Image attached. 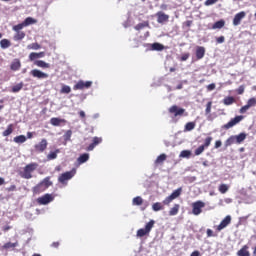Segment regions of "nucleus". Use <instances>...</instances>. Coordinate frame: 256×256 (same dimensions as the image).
Here are the masks:
<instances>
[{
  "instance_id": "obj_1",
  "label": "nucleus",
  "mask_w": 256,
  "mask_h": 256,
  "mask_svg": "<svg viewBox=\"0 0 256 256\" xmlns=\"http://www.w3.org/2000/svg\"><path fill=\"white\" fill-rule=\"evenodd\" d=\"M53 185V182L51 181V177L44 178L40 183H38L36 186L33 187L32 191L34 195H39L40 193H43V191H47L49 187Z\"/></svg>"
},
{
  "instance_id": "obj_2",
  "label": "nucleus",
  "mask_w": 256,
  "mask_h": 256,
  "mask_svg": "<svg viewBox=\"0 0 256 256\" xmlns=\"http://www.w3.org/2000/svg\"><path fill=\"white\" fill-rule=\"evenodd\" d=\"M37 167H39V164L32 162L30 164H27L23 171L20 172V177L22 179H32L33 178V171H36Z\"/></svg>"
},
{
  "instance_id": "obj_3",
  "label": "nucleus",
  "mask_w": 256,
  "mask_h": 256,
  "mask_svg": "<svg viewBox=\"0 0 256 256\" xmlns=\"http://www.w3.org/2000/svg\"><path fill=\"white\" fill-rule=\"evenodd\" d=\"M168 112L171 115H174V117H187V115H189V113H187V111L184 108H181L177 105H173L168 109Z\"/></svg>"
},
{
  "instance_id": "obj_4",
  "label": "nucleus",
  "mask_w": 256,
  "mask_h": 256,
  "mask_svg": "<svg viewBox=\"0 0 256 256\" xmlns=\"http://www.w3.org/2000/svg\"><path fill=\"white\" fill-rule=\"evenodd\" d=\"M155 227V220H150L146 225L145 228H140L137 231V237H145V235H149L151 233V229Z\"/></svg>"
},
{
  "instance_id": "obj_5",
  "label": "nucleus",
  "mask_w": 256,
  "mask_h": 256,
  "mask_svg": "<svg viewBox=\"0 0 256 256\" xmlns=\"http://www.w3.org/2000/svg\"><path fill=\"white\" fill-rule=\"evenodd\" d=\"M203 208H205V202L198 200L192 203V213L193 215H201L203 213Z\"/></svg>"
},
{
  "instance_id": "obj_6",
  "label": "nucleus",
  "mask_w": 256,
  "mask_h": 256,
  "mask_svg": "<svg viewBox=\"0 0 256 256\" xmlns=\"http://www.w3.org/2000/svg\"><path fill=\"white\" fill-rule=\"evenodd\" d=\"M38 205H49L52 201H55V196L53 194H44L43 196L37 198Z\"/></svg>"
},
{
  "instance_id": "obj_7",
  "label": "nucleus",
  "mask_w": 256,
  "mask_h": 256,
  "mask_svg": "<svg viewBox=\"0 0 256 256\" xmlns=\"http://www.w3.org/2000/svg\"><path fill=\"white\" fill-rule=\"evenodd\" d=\"M243 119H245V117L242 115L236 116L232 118L228 123L224 124L222 126V129H231L232 127H235V125H237L238 123H241Z\"/></svg>"
},
{
  "instance_id": "obj_8",
  "label": "nucleus",
  "mask_w": 256,
  "mask_h": 256,
  "mask_svg": "<svg viewBox=\"0 0 256 256\" xmlns=\"http://www.w3.org/2000/svg\"><path fill=\"white\" fill-rule=\"evenodd\" d=\"M91 85H93L92 81L85 82L83 80H80L73 86V89L74 91H83V89H89Z\"/></svg>"
},
{
  "instance_id": "obj_9",
  "label": "nucleus",
  "mask_w": 256,
  "mask_h": 256,
  "mask_svg": "<svg viewBox=\"0 0 256 256\" xmlns=\"http://www.w3.org/2000/svg\"><path fill=\"white\" fill-rule=\"evenodd\" d=\"M182 191H183L182 188H178L175 191H173L170 196L166 197L163 200V205H169L170 203H172L174 199H177V197H179L181 195Z\"/></svg>"
},
{
  "instance_id": "obj_10",
  "label": "nucleus",
  "mask_w": 256,
  "mask_h": 256,
  "mask_svg": "<svg viewBox=\"0 0 256 256\" xmlns=\"http://www.w3.org/2000/svg\"><path fill=\"white\" fill-rule=\"evenodd\" d=\"M48 145L49 142H47V139L43 138L38 144L34 145V151L36 153H44L47 150Z\"/></svg>"
},
{
  "instance_id": "obj_11",
  "label": "nucleus",
  "mask_w": 256,
  "mask_h": 256,
  "mask_svg": "<svg viewBox=\"0 0 256 256\" xmlns=\"http://www.w3.org/2000/svg\"><path fill=\"white\" fill-rule=\"evenodd\" d=\"M12 29L15 31L13 36L14 41H23V39H25V32L21 31L23 28H19V24L13 26Z\"/></svg>"
},
{
  "instance_id": "obj_12",
  "label": "nucleus",
  "mask_w": 256,
  "mask_h": 256,
  "mask_svg": "<svg viewBox=\"0 0 256 256\" xmlns=\"http://www.w3.org/2000/svg\"><path fill=\"white\" fill-rule=\"evenodd\" d=\"M75 173L76 171L75 169H73L72 171L61 174L58 178L59 183L65 184L66 181H69L70 179H73V177H75Z\"/></svg>"
},
{
  "instance_id": "obj_13",
  "label": "nucleus",
  "mask_w": 256,
  "mask_h": 256,
  "mask_svg": "<svg viewBox=\"0 0 256 256\" xmlns=\"http://www.w3.org/2000/svg\"><path fill=\"white\" fill-rule=\"evenodd\" d=\"M251 107H256V98L255 97L248 99L247 104L240 108L239 113H241V115H243V114H245L246 111H249V109H251Z\"/></svg>"
},
{
  "instance_id": "obj_14",
  "label": "nucleus",
  "mask_w": 256,
  "mask_h": 256,
  "mask_svg": "<svg viewBox=\"0 0 256 256\" xmlns=\"http://www.w3.org/2000/svg\"><path fill=\"white\" fill-rule=\"evenodd\" d=\"M30 75H32V77H34L35 79H49V74H47L39 69L31 70Z\"/></svg>"
},
{
  "instance_id": "obj_15",
  "label": "nucleus",
  "mask_w": 256,
  "mask_h": 256,
  "mask_svg": "<svg viewBox=\"0 0 256 256\" xmlns=\"http://www.w3.org/2000/svg\"><path fill=\"white\" fill-rule=\"evenodd\" d=\"M228 225H231V215H227L216 227V231H223Z\"/></svg>"
},
{
  "instance_id": "obj_16",
  "label": "nucleus",
  "mask_w": 256,
  "mask_h": 256,
  "mask_svg": "<svg viewBox=\"0 0 256 256\" xmlns=\"http://www.w3.org/2000/svg\"><path fill=\"white\" fill-rule=\"evenodd\" d=\"M247 15V13H245V11H241L239 13H237L235 16H234V19H233V25L235 27H237V25H241V21H243V19H245V16Z\"/></svg>"
},
{
  "instance_id": "obj_17",
  "label": "nucleus",
  "mask_w": 256,
  "mask_h": 256,
  "mask_svg": "<svg viewBox=\"0 0 256 256\" xmlns=\"http://www.w3.org/2000/svg\"><path fill=\"white\" fill-rule=\"evenodd\" d=\"M50 123L53 127H61V125H65V123H67V120L53 117L50 119Z\"/></svg>"
},
{
  "instance_id": "obj_18",
  "label": "nucleus",
  "mask_w": 256,
  "mask_h": 256,
  "mask_svg": "<svg viewBox=\"0 0 256 256\" xmlns=\"http://www.w3.org/2000/svg\"><path fill=\"white\" fill-rule=\"evenodd\" d=\"M156 16L158 23H167L169 21V15L165 14V12L159 11L156 13Z\"/></svg>"
},
{
  "instance_id": "obj_19",
  "label": "nucleus",
  "mask_w": 256,
  "mask_h": 256,
  "mask_svg": "<svg viewBox=\"0 0 256 256\" xmlns=\"http://www.w3.org/2000/svg\"><path fill=\"white\" fill-rule=\"evenodd\" d=\"M37 23V20L32 17H27L22 23L19 24L18 28L23 29L24 27H28V25H33Z\"/></svg>"
},
{
  "instance_id": "obj_20",
  "label": "nucleus",
  "mask_w": 256,
  "mask_h": 256,
  "mask_svg": "<svg viewBox=\"0 0 256 256\" xmlns=\"http://www.w3.org/2000/svg\"><path fill=\"white\" fill-rule=\"evenodd\" d=\"M103 139L99 137H94L92 140V143L87 147V151H93V149L96 148L97 145L102 143Z\"/></svg>"
},
{
  "instance_id": "obj_21",
  "label": "nucleus",
  "mask_w": 256,
  "mask_h": 256,
  "mask_svg": "<svg viewBox=\"0 0 256 256\" xmlns=\"http://www.w3.org/2000/svg\"><path fill=\"white\" fill-rule=\"evenodd\" d=\"M45 52H31L29 54V61H35L36 59H43Z\"/></svg>"
},
{
  "instance_id": "obj_22",
  "label": "nucleus",
  "mask_w": 256,
  "mask_h": 256,
  "mask_svg": "<svg viewBox=\"0 0 256 256\" xmlns=\"http://www.w3.org/2000/svg\"><path fill=\"white\" fill-rule=\"evenodd\" d=\"M237 256H251V252H249V246H242V248L237 251Z\"/></svg>"
},
{
  "instance_id": "obj_23",
  "label": "nucleus",
  "mask_w": 256,
  "mask_h": 256,
  "mask_svg": "<svg viewBox=\"0 0 256 256\" xmlns=\"http://www.w3.org/2000/svg\"><path fill=\"white\" fill-rule=\"evenodd\" d=\"M205 57V47L197 46L196 48V59L199 61Z\"/></svg>"
},
{
  "instance_id": "obj_24",
  "label": "nucleus",
  "mask_w": 256,
  "mask_h": 256,
  "mask_svg": "<svg viewBox=\"0 0 256 256\" xmlns=\"http://www.w3.org/2000/svg\"><path fill=\"white\" fill-rule=\"evenodd\" d=\"M234 139L238 145H241V143H243V141L247 139V134L245 132H242L238 135H234Z\"/></svg>"
},
{
  "instance_id": "obj_25",
  "label": "nucleus",
  "mask_w": 256,
  "mask_h": 256,
  "mask_svg": "<svg viewBox=\"0 0 256 256\" xmlns=\"http://www.w3.org/2000/svg\"><path fill=\"white\" fill-rule=\"evenodd\" d=\"M15 247H19V241H15V242H7L2 246V249H4L5 251H9V249H15Z\"/></svg>"
},
{
  "instance_id": "obj_26",
  "label": "nucleus",
  "mask_w": 256,
  "mask_h": 256,
  "mask_svg": "<svg viewBox=\"0 0 256 256\" xmlns=\"http://www.w3.org/2000/svg\"><path fill=\"white\" fill-rule=\"evenodd\" d=\"M34 65H36V67H40L41 69H49L51 67L50 63H47L43 60H36Z\"/></svg>"
},
{
  "instance_id": "obj_27",
  "label": "nucleus",
  "mask_w": 256,
  "mask_h": 256,
  "mask_svg": "<svg viewBox=\"0 0 256 256\" xmlns=\"http://www.w3.org/2000/svg\"><path fill=\"white\" fill-rule=\"evenodd\" d=\"M10 69L12 71H19L21 69V60L14 59L13 62L10 65Z\"/></svg>"
},
{
  "instance_id": "obj_28",
  "label": "nucleus",
  "mask_w": 256,
  "mask_h": 256,
  "mask_svg": "<svg viewBox=\"0 0 256 256\" xmlns=\"http://www.w3.org/2000/svg\"><path fill=\"white\" fill-rule=\"evenodd\" d=\"M165 161H167V154H160V155L156 158V160H155V162H154V165H156V167H157L158 165H163V163H165Z\"/></svg>"
},
{
  "instance_id": "obj_29",
  "label": "nucleus",
  "mask_w": 256,
  "mask_h": 256,
  "mask_svg": "<svg viewBox=\"0 0 256 256\" xmlns=\"http://www.w3.org/2000/svg\"><path fill=\"white\" fill-rule=\"evenodd\" d=\"M236 102L237 100H235V97L233 96H226L222 101V103L226 106L233 105V103H236Z\"/></svg>"
},
{
  "instance_id": "obj_30",
  "label": "nucleus",
  "mask_w": 256,
  "mask_h": 256,
  "mask_svg": "<svg viewBox=\"0 0 256 256\" xmlns=\"http://www.w3.org/2000/svg\"><path fill=\"white\" fill-rule=\"evenodd\" d=\"M89 161V153H84L80 155L77 159L79 165H83V163H87Z\"/></svg>"
},
{
  "instance_id": "obj_31",
  "label": "nucleus",
  "mask_w": 256,
  "mask_h": 256,
  "mask_svg": "<svg viewBox=\"0 0 256 256\" xmlns=\"http://www.w3.org/2000/svg\"><path fill=\"white\" fill-rule=\"evenodd\" d=\"M149 27V21H144L142 23L137 24L134 29L135 31H143V29Z\"/></svg>"
},
{
  "instance_id": "obj_32",
  "label": "nucleus",
  "mask_w": 256,
  "mask_h": 256,
  "mask_svg": "<svg viewBox=\"0 0 256 256\" xmlns=\"http://www.w3.org/2000/svg\"><path fill=\"white\" fill-rule=\"evenodd\" d=\"M0 47L1 49H9V47H11V41H9V39H2L0 41Z\"/></svg>"
},
{
  "instance_id": "obj_33",
  "label": "nucleus",
  "mask_w": 256,
  "mask_h": 256,
  "mask_svg": "<svg viewBox=\"0 0 256 256\" xmlns=\"http://www.w3.org/2000/svg\"><path fill=\"white\" fill-rule=\"evenodd\" d=\"M225 27V20L221 19L212 25V29H223Z\"/></svg>"
},
{
  "instance_id": "obj_34",
  "label": "nucleus",
  "mask_w": 256,
  "mask_h": 256,
  "mask_svg": "<svg viewBox=\"0 0 256 256\" xmlns=\"http://www.w3.org/2000/svg\"><path fill=\"white\" fill-rule=\"evenodd\" d=\"M132 205H135L137 207L143 205V198L141 196L134 197L132 199Z\"/></svg>"
},
{
  "instance_id": "obj_35",
  "label": "nucleus",
  "mask_w": 256,
  "mask_h": 256,
  "mask_svg": "<svg viewBox=\"0 0 256 256\" xmlns=\"http://www.w3.org/2000/svg\"><path fill=\"white\" fill-rule=\"evenodd\" d=\"M151 49L152 51H163V49H165V46H163V44L161 43H153L151 45Z\"/></svg>"
},
{
  "instance_id": "obj_36",
  "label": "nucleus",
  "mask_w": 256,
  "mask_h": 256,
  "mask_svg": "<svg viewBox=\"0 0 256 256\" xmlns=\"http://www.w3.org/2000/svg\"><path fill=\"white\" fill-rule=\"evenodd\" d=\"M179 213V204H174V206L170 209L169 215L170 217H173Z\"/></svg>"
},
{
  "instance_id": "obj_37",
  "label": "nucleus",
  "mask_w": 256,
  "mask_h": 256,
  "mask_svg": "<svg viewBox=\"0 0 256 256\" xmlns=\"http://www.w3.org/2000/svg\"><path fill=\"white\" fill-rule=\"evenodd\" d=\"M13 133V124H9L7 129L2 133L3 137H9Z\"/></svg>"
},
{
  "instance_id": "obj_38",
  "label": "nucleus",
  "mask_w": 256,
  "mask_h": 256,
  "mask_svg": "<svg viewBox=\"0 0 256 256\" xmlns=\"http://www.w3.org/2000/svg\"><path fill=\"white\" fill-rule=\"evenodd\" d=\"M21 89H23V82H20V83L16 84L15 86H13L11 89V92L19 93V91H21Z\"/></svg>"
},
{
  "instance_id": "obj_39",
  "label": "nucleus",
  "mask_w": 256,
  "mask_h": 256,
  "mask_svg": "<svg viewBox=\"0 0 256 256\" xmlns=\"http://www.w3.org/2000/svg\"><path fill=\"white\" fill-rule=\"evenodd\" d=\"M234 143H237L236 141H235V136L234 135H232V136H230L226 141H225V147H231V145H233Z\"/></svg>"
},
{
  "instance_id": "obj_40",
  "label": "nucleus",
  "mask_w": 256,
  "mask_h": 256,
  "mask_svg": "<svg viewBox=\"0 0 256 256\" xmlns=\"http://www.w3.org/2000/svg\"><path fill=\"white\" fill-rule=\"evenodd\" d=\"M25 141H27V137H25V135L14 137V143H25Z\"/></svg>"
},
{
  "instance_id": "obj_41",
  "label": "nucleus",
  "mask_w": 256,
  "mask_h": 256,
  "mask_svg": "<svg viewBox=\"0 0 256 256\" xmlns=\"http://www.w3.org/2000/svg\"><path fill=\"white\" fill-rule=\"evenodd\" d=\"M153 211H163L164 207L161 202H156L152 205Z\"/></svg>"
},
{
  "instance_id": "obj_42",
  "label": "nucleus",
  "mask_w": 256,
  "mask_h": 256,
  "mask_svg": "<svg viewBox=\"0 0 256 256\" xmlns=\"http://www.w3.org/2000/svg\"><path fill=\"white\" fill-rule=\"evenodd\" d=\"M195 122H188L184 127V131H193L195 129Z\"/></svg>"
},
{
  "instance_id": "obj_43",
  "label": "nucleus",
  "mask_w": 256,
  "mask_h": 256,
  "mask_svg": "<svg viewBox=\"0 0 256 256\" xmlns=\"http://www.w3.org/2000/svg\"><path fill=\"white\" fill-rule=\"evenodd\" d=\"M57 153H59V150H56L54 152H50L47 155V161H53V159H57Z\"/></svg>"
},
{
  "instance_id": "obj_44",
  "label": "nucleus",
  "mask_w": 256,
  "mask_h": 256,
  "mask_svg": "<svg viewBox=\"0 0 256 256\" xmlns=\"http://www.w3.org/2000/svg\"><path fill=\"white\" fill-rule=\"evenodd\" d=\"M218 191H220V193L225 194L229 191V185L227 184H221L218 188Z\"/></svg>"
},
{
  "instance_id": "obj_45",
  "label": "nucleus",
  "mask_w": 256,
  "mask_h": 256,
  "mask_svg": "<svg viewBox=\"0 0 256 256\" xmlns=\"http://www.w3.org/2000/svg\"><path fill=\"white\" fill-rule=\"evenodd\" d=\"M60 93H64L66 95H69V93H71V87L63 84L62 88L60 90Z\"/></svg>"
},
{
  "instance_id": "obj_46",
  "label": "nucleus",
  "mask_w": 256,
  "mask_h": 256,
  "mask_svg": "<svg viewBox=\"0 0 256 256\" xmlns=\"http://www.w3.org/2000/svg\"><path fill=\"white\" fill-rule=\"evenodd\" d=\"M27 49H29V50L32 49L33 51H38V49H41V46L39 45V43H32L27 46Z\"/></svg>"
},
{
  "instance_id": "obj_47",
  "label": "nucleus",
  "mask_w": 256,
  "mask_h": 256,
  "mask_svg": "<svg viewBox=\"0 0 256 256\" xmlns=\"http://www.w3.org/2000/svg\"><path fill=\"white\" fill-rule=\"evenodd\" d=\"M71 135H73V131L67 130L63 135L64 141H71Z\"/></svg>"
},
{
  "instance_id": "obj_48",
  "label": "nucleus",
  "mask_w": 256,
  "mask_h": 256,
  "mask_svg": "<svg viewBox=\"0 0 256 256\" xmlns=\"http://www.w3.org/2000/svg\"><path fill=\"white\" fill-rule=\"evenodd\" d=\"M211 141H213V137H207L204 140V144L202 145V147H204V149H207V147H209V145H211Z\"/></svg>"
},
{
  "instance_id": "obj_49",
  "label": "nucleus",
  "mask_w": 256,
  "mask_h": 256,
  "mask_svg": "<svg viewBox=\"0 0 256 256\" xmlns=\"http://www.w3.org/2000/svg\"><path fill=\"white\" fill-rule=\"evenodd\" d=\"M180 157L189 159V157H191V151H189V150H183V151L180 153Z\"/></svg>"
},
{
  "instance_id": "obj_50",
  "label": "nucleus",
  "mask_w": 256,
  "mask_h": 256,
  "mask_svg": "<svg viewBox=\"0 0 256 256\" xmlns=\"http://www.w3.org/2000/svg\"><path fill=\"white\" fill-rule=\"evenodd\" d=\"M203 151H205V146L201 145L199 146L196 150H195V155H201V153H203Z\"/></svg>"
},
{
  "instance_id": "obj_51",
  "label": "nucleus",
  "mask_w": 256,
  "mask_h": 256,
  "mask_svg": "<svg viewBox=\"0 0 256 256\" xmlns=\"http://www.w3.org/2000/svg\"><path fill=\"white\" fill-rule=\"evenodd\" d=\"M236 93L238 95H243L245 93V86L241 85L238 87V89L236 90Z\"/></svg>"
},
{
  "instance_id": "obj_52",
  "label": "nucleus",
  "mask_w": 256,
  "mask_h": 256,
  "mask_svg": "<svg viewBox=\"0 0 256 256\" xmlns=\"http://www.w3.org/2000/svg\"><path fill=\"white\" fill-rule=\"evenodd\" d=\"M213 105V102H208L206 105V109H205V113L206 115H209V113H211V107Z\"/></svg>"
},
{
  "instance_id": "obj_53",
  "label": "nucleus",
  "mask_w": 256,
  "mask_h": 256,
  "mask_svg": "<svg viewBox=\"0 0 256 256\" xmlns=\"http://www.w3.org/2000/svg\"><path fill=\"white\" fill-rule=\"evenodd\" d=\"M217 1H219V0H206V1L204 2V5H205L206 7H209V6H211V5H215V3H217Z\"/></svg>"
},
{
  "instance_id": "obj_54",
  "label": "nucleus",
  "mask_w": 256,
  "mask_h": 256,
  "mask_svg": "<svg viewBox=\"0 0 256 256\" xmlns=\"http://www.w3.org/2000/svg\"><path fill=\"white\" fill-rule=\"evenodd\" d=\"M190 54L189 53H184L182 54V56L180 57V61H187V59H189Z\"/></svg>"
},
{
  "instance_id": "obj_55",
  "label": "nucleus",
  "mask_w": 256,
  "mask_h": 256,
  "mask_svg": "<svg viewBox=\"0 0 256 256\" xmlns=\"http://www.w3.org/2000/svg\"><path fill=\"white\" fill-rule=\"evenodd\" d=\"M216 43L218 44L225 43V36H220L216 38Z\"/></svg>"
},
{
  "instance_id": "obj_56",
  "label": "nucleus",
  "mask_w": 256,
  "mask_h": 256,
  "mask_svg": "<svg viewBox=\"0 0 256 256\" xmlns=\"http://www.w3.org/2000/svg\"><path fill=\"white\" fill-rule=\"evenodd\" d=\"M9 193L13 192V191H17V186L15 185H11L10 187H8L6 189Z\"/></svg>"
},
{
  "instance_id": "obj_57",
  "label": "nucleus",
  "mask_w": 256,
  "mask_h": 256,
  "mask_svg": "<svg viewBox=\"0 0 256 256\" xmlns=\"http://www.w3.org/2000/svg\"><path fill=\"white\" fill-rule=\"evenodd\" d=\"M215 87H216L215 83L209 84L207 86V91H214Z\"/></svg>"
},
{
  "instance_id": "obj_58",
  "label": "nucleus",
  "mask_w": 256,
  "mask_h": 256,
  "mask_svg": "<svg viewBox=\"0 0 256 256\" xmlns=\"http://www.w3.org/2000/svg\"><path fill=\"white\" fill-rule=\"evenodd\" d=\"M207 237H215V234H213V230L207 229L206 230Z\"/></svg>"
},
{
  "instance_id": "obj_59",
  "label": "nucleus",
  "mask_w": 256,
  "mask_h": 256,
  "mask_svg": "<svg viewBox=\"0 0 256 256\" xmlns=\"http://www.w3.org/2000/svg\"><path fill=\"white\" fill-rule=\"evenodd\" d=\"M223 145V142H221V140H217L216 142H215V149H219V147H221Z\"/></svg>"
},
{
  "instance_id": "obj_60",
  "label": "nucleus",
  "mask_w": 256,
  "mask_h": 256,
  "mask_svg": "<svg viewBox=\"0 0 256 256\" xmlns=\"http://www.w3.org/2000/svg\"><path fill=\"white\" fill-rule=\"evenodd\" d=\"M11 229H13V227L9 226V225H6V226L2 227V231H4V233H7V231H9Z\"/></svg>"
},
{
  "instance_id": "obj_61",
  "label": "nucleus",
  "mask_w": 256,
  "mask_h": 256,
  "mask_svg": "<svg viewBox=\"0 0 256 256\" xmlns=\"http://www.w3.org/2000/svg\"><path fill=\"white\" fill-rule=\"evenodd\" d=\"M200 255H201V253L199 251H197V250H195L194 252H192L190 254V256H200Z\"/></svg>"
},
{
  "instance_id": "obj_62",
  "label": "nucleus",
  "mask_w": 256,
  "mask_h": 256,
  "mask_svg": "<svg viewBox=\"0 0 256 256\" xmlns=\"http://www.w3.org/2000/svg\"><path fill=\"white\" fill-rule=\"evenodd\" d=\"M51 247H54V249H58L59 248V242H53Z\"/></svg>"
},
{
  "instance_id": "obj_63",
  "label": "nucleus",
  "mask_w": 256,
  "mask_h": 256,
  "mask_svg": "<svg viewBox=\"0 0 256 256\" xmlns=\"http://www.w3.org/2000/svg\"><path fill=\"white\" fill-rule=\"evenodd\" d=\"M79 115H80L81 119H85V111L81 110L79 112Z\"/></svg>"
},
{
  "instance_id": "obj_64",
  "label": "nucleus",
  "mask_w": 256,
  "mask_h": 256,
  "mask_svg": "<svg viewBox=\"0 0 256 256\" xmlns=\"http://www.w3.org/2000/svg\"><path fill=\"white\" fill-rule=\"evenodd\" d=\"M27 138L33 139V132H27Z\"/></svg>"
}]
</instances>
